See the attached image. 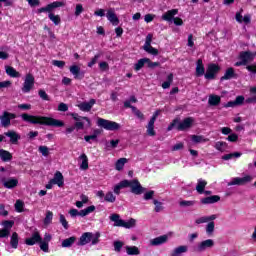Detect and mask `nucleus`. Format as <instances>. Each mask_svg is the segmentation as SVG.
<instances>
[{
    "label": "nucleus",
    "instance_id": "obj_9",
    "mask_svg": "<svg viewBox=\"0 0 256 256\" xmlns=\"http://www.w3.org/2000/svg\"><path fill=\"white\" fill-rule=\"evenodd\" d=\"M255 179V176L253 175H245L244 177H234L231 179L230 182H228V187H231L233 185L243 186L247 185L248 183H251Z\"/></svg>",
    "mask_w": 256,
    "mask_h": 256
},
{
    "label": "nucleus",
    "instance_id": "obj_8",
    "mask_svg": "<svg viewBox=\"0 0 256 256\" xmlns=\"http://www.w3.org/2000/svg\"><path fill=\"white\" fill-rule=\"evenodd\" d=\"M255 59V54L249 52V51H242L239 54V60L234 65L235 67H241L243 65H247V63H251Z\"/></svg>",
    "mask_w": 256,
    "mask_h": 256
},
{
    "label": "nucleus",
    "instance_id": "obj_58",
    "mask_svg": "<svg viewBox=\"0 0 256 256\" xmlns=\"http://www.w3.org/2000/svg\"><path fill=\"white\" fill-rule=\"evenodd\" d=\"M121 249H123V242L122 241H114V250L117 253H120Z\"/></svg>",
    "mask_w": 256,
    "mask_h": 256
},
{
    "label": "nucleus",
    "instance_id": "obj_11",
    "mask_svg": "<svg viewBox=\"0 0 256 256\" xmlns=\"http://www.w3.org/2000/svg\"><path fill=\"white\" fill-rule=\"evenodd\" d=\"M33 87H35V77L33 74L29 73L25 77L22 93H31V89H33Z\"/></svg>",
    "mask_w": 256,
    "mask_h": 256
},
{
    "label": "nucleus",
    "instance_id": "obj_62",
    "mask_svg": "<svg viewBox=\"0 0 256 256\" xmlns=\"http://www.w3.org/2000/svg\"><path fill=\"white\" fill-rule=\"evenodd\" d=\"M234 102L236 103V106L239 107L243 103H245V97L244 96H237L236 99L234 100Z\"/></svg>",
    "mask_w": 256,
    "mask_h": 256
},
{
    "label": "nucleus",
    "instance_id": "obj_32",
    "mask_svg": "<svg viewBox=\"0 0 256 256\" xmlns=\"http://www.w3.org/2000/svg\"><path fill=\"white\" fill-rule=\"evenodd\" d=\"M208 103L209 105H211V107H217V105L221 103V97H219L218 95H210Z\"/></svg>",
    "mask_w": 256,
    "mask_h": 256
},
{
    "label": "nucleus",
    "instance_id": "obj_5",
    "mask_svg": "<svg viewBox=\"0 0 256 256\" xmlns=\"http://www.w3.org/2000/svg\"><path fill=\"white\" fill-rule=\"evenodd\" d=\"M96 125L98 127H101V129H105L106 131H119V129H121V124L115 121H111V120H107L99 117L97 118Z\"/></svg>",
    "mask_w": 256,
    "mask_h": 256
},
{
    "label": "nucleus",
    "instance_id": "obj_52",
    "mask_svg": "<svg viewBox=\"0 0 256 256\" xmlns=\"http://www.w3.org/2000/svg\"><path fill=\"white\" fill-rule=\"evenodd\" d=\"M40 245L41 251H44V253H49V243L43 242V238H41V242H38Z\"/></svg>",
    "mask_w": 256,
    "mask_h": 256
},
{
    "label": "nucleus",
    "instance_id": "obj_13",
    "mask_svg": "<svg viewBox=\"0 0 256 256\" xmlns=\"http://www.w3.org/2000/svg\"><path fill=\"white\" fill-rule=\"evenodd\" d=\"M3 135L5 139H7V137L9 138V143L11 145H18L21 140V135L14 130H8L7 132H4Z\"/></svg>",
    "mask_w": 256,
    "mask_h": 256
},
{
    "label": "nucleus",
    "instance_id": "obj_54",
    "mask_svg": "<svg viewBox=\"0 0 256 256\" xmlns=\"http://www.w3.org/2000/svg\"><path fill=\"white\" fill-rule=\"evenodd\" d=\"M154 196H155V191L150 190L144 193L143 199L145 201H151V199H153Z\"/></svg>",
    "mask_w": 256,
    "mask_h": 256
},
{
    "label": "nucleus",
    "instance_id": "obj_33",
    "mask_svg": "<svg viewBox=\"0 0 256 256\" xmlns=\"http://www.w3.org/2000/svg\"><path fill=\"white\" fill-rule=\"evenodd\" d=\"M95 211V206L91 205L88 206L86 209L78 211L79 217H87V215H90V213H93Z\"/></svg>",
    "mask_w": 256,
    "mask_h": 256
},
{
    "label": "nucleus",
    "instance_id": "obj_53",
    "mask_svg": "<svg viewBox=\"0 0 256 256\" xmlns=\"http://www.w3.org/2000/svg\"><path fill=\"white\" fill-rule=\"evenodd\" d=\"M38 151L43 157H49V148L47 146H39Z\"/></svg>",
    "mask_w": 256,
    "mask_h": 256
},
{
    "label": "nucleus",
    "instance_id": "obj_19",
    "mask_svg": "<svg viewBox=\"0 0 256 256\" xmlns=\"http://www.w3.org/2000/svg\"><path fill=\"white\" fill-rule=\"evenodd\" d=\"M177 13H179V10L177 9L169 10L162 15V19L163 21H168V23H173V20L175 19V15H177Z\"/></svg>",
    "mask_w": 256,
    "mask_h": 256
},
{
    "label": "nucleus",
    "instance_id": "obj_35",
    "mask_svg": "<svg viewBox=\"0 0 256 256\" xmlns=\"http://www.w3.org/2000/svg\"><path fill=\"white\" fill-rule=\"evenodd\" d=\"M147 61L149 58H141L138 62L134 65V71H141L145 65H147Z\"/></svg>",
    "mask_w": 256,
    "mask_h": 256
},
{
    "label": "nucleus",
    "instance_id": "obj_60",
    "mask_svg": "<svg viewBox=\"0 0 256 256\" xmlns=\"http://www.w3.org/2000/svg\"><path fill=\"white\" fill-rule=\"evenodd\" d=\"M100 57H101V53L96 54L92 58V60L88 63V67H93V65H95L97 63V61H99Z\"/></svg>",
    "mask_w": 256,
    "mask_h": 256
},
{
    "label": "nucleus",
    "instance_id": "obj_21",
    "mask_svg": "<svg viewBox=\"0 0 256 256\" xmlns=\"http://www.w3.org/2000/svg\"><path fill=\"white\" fill-rule=\"evenodd\" d=\"M91 239H93V233L85 232L81 235L78 245L80 246L87 245L88 243H91Z\"/></svg>",
    "mask_w": 256,
    "mask_h": 256
},
{
    "label": "nucleus",
    "instance_id": "obj_17",
    "mask_svg": "<svg viewBox=\"0 0 256 256\" xmlns=\"http://www.w3.org/2000/svg\"><path fill=\"white\" fill-rule=\"evenodd\" d=\"M41 234L39 232H34L31 237L26 238L25 244L29 246L36 245V243H41Z\"/></svg>",
    "mask_w": 256,
    "mask_h": 256
},
{
    "label": "nucleus",
    "instance_id": "obj_59",
    "mask_svg": "<svg viewBox=\"0 0 256 256\" xmlns=\"http://www.w3.org/2000/svg\"><path fill=\"white\" fill-rule=\"evenodd\" d=\"M52 65H54V67H58L59 69H63V67H65V61L53 60Z\"/></svg>",
    "mask_w": 256,
    "mask_h": 256
},
{
    "label": "nucleus",
    "instance_id": "obj_30",
    "mask_svg": "<svg viewBox=\"0 0 256 256\" xmlns=\"http://www.w3.org/2000/svg\"><path fill=\"white\" fill-rule=\"evenodd\" d=\"M79 159H81L82 163L80 165V169H82V171H87V169H89V158H87V154L83 153Z\"/></svg>",
    "mask_w": 256,
    "mask_h": 256
},
{
    "label": "nucleus",
    "instance_id": "obj_29",
    "mask_svg": "<svg viewBox=\"0 0 256 256\" xmlns=\"http://www.w3.org/2000/svg\"><path fill=\"white\" fill-rule=\"evenodd\" d=\"M215 219H217V215L203 216V217L196 219L195 223L197 225H201L203 223H209V221H215Z\"/></svg>",
    "mask_w": 256,
    "mask_h": 256
},
{
    "label": "nucleus",
    "instance_id": "obj_24",
    "mask_svg": "<svg viewBox=\"0 0 256 256\" xmlns=\"http://www.w3.org/2000/svg\"><path fill=\"white\" fill-rule=\"evenodd\" d=\"M230 79H237V74L231 67L226 70L224 76L220 78V81H229Z\"/></svg>",
    "mask_w": 256,
    "mask_h": 256
},
{
    "label": "nucleus",
    "instance_id": "obj_2",
    "mask_svg": "<svg viewBox=\"0 0 256 256\" xmlns=\"http://www.w3.org/2000/svg\"><path fill=\"white\" fill-rule=\"evenodd\" d=\"M129 187L131 193L133 195H143L145 191H147V188L142 187L141 183L137 179L133 180H122L120 183L116 184L114 186V193L115 195H121V189H127Z\"/></svg>",
    "mask_w": 256,
    "mask_h": 256
},
{
    "label": "nucleus",
    "instance_id": "obj_55",
    "mask_svg": "<svg viewBox=\"0 0 256 256\" xmlns=\"http://www.w3.org/2000/svg\"><path fill=\"white\" fill-rule=\"evenodd\" d=\"M60 223L64 229H69V222H67V219L65 218V215L60 214Z\"/></svg>",
    "mask_w": 256,
    "mask_h": 256
},
{
    "label": "nucleus",
    "instance_id": "obj_48",
    "mask_svg": "<svg viewBox=\"0 0 256 256\" xmlns=\"http://www.w3.org/2000/svg\"><path fill=\"white\" fill-rule=\"evenodd\" d=\"M213 231H215V222L211 220L206 226L207 235H213Z\"/></svg>",
    "mask_w": 256,
    "mask_h": 256
},
{
    "label": "nucleus",
    "instance_id": "obj_42",
    "mask_svg": "<svg viewBox=\"0 0 256 256\" xmlns=\"http://www.w3.org/2000/svg\"><path fill=\"white\" fill-rule=\"evenodd\" d=\"M125 163H127V158L118 159L115 164L116 171H121L125 167Z\"/></svg>",
    "mask_w": 256,
    "mask_h": 256
},
{
    "label": "nucleus",
    "instance_id": "obj_14",
    "mask_svg": "<svg viewBox=\"0 0 256 256\" xmlns=\"http://www.w3.org/2000/svg\"><path fill=\"white\" fill-rule=\"evenodd\" d=\"M1 183L3 184V187H5V189H15V187L19 185V180H17L16 178L6 179L5 177H2Z\"/></svg>",
    "mask_w": 256,
    "mask_h": 256
},
{
    "label": "nucleus",
    "instance_id": "obj_57",
    "mask_svg": "<svg viewBox=\"0 0 256 256\" xmlns=\"http://www.w3.org/2000/svg\"><path fill=\"white\" fill-rule=\"evenodd\" d=\"M191 139L193 143H203V141H206L203 136H199V135H192Z\"/></svg>",
    "mask_w": 256,
    "mask_h": 256
},
{
    "label": "nucleus",
    "instance_id": "obj_45",
    "mask_svg": "<svg viewBox=\"0 0 256 256\" xmlns=\"http://www.w3.org/2000/svg\"><path fill=\"white\" fill-rule=\"evenodd\" d=\"M172 83H173V73H171L167 76V81L162 83V88L169 89V87H171Z\"/></svg>",
    "mask_w": 256,
    "mask_h": 256
},
{
    "label": "nucleus",
    "instance_id": "obj_37",
    "mask_svg": "<svg viewBox=\"0 0 256 256\" xmlns=\"http://www.w3.org/2000/svg\"><path fill=\"white\" fill-rule=\"evenodd\" d=\"M147 134L150 136V137H155L156 133H155V122L153 120H150L148 122V125H147Z\"/></svg>",
    "mask_w": 256,
    "mask_h": 256
},
{
    "label": "nucleus",
    "instance_id": "obj_16",
    "mask_svg": "<svg viewBox=\"0 0 256 256\" xmlns=\"http://www.w3.org/2000/svg\"><path fill=\"white\" fill-rule=\"evenodd\" d=\"M168 240H169V236L167 235L158 236L150 240V245H152V247H159V245H165V243Z\"/></svg>",
    "mask_w": 256,
    "mask_h": 256
},
{
    "label": "nucleus",
    "instance_id": "obj_26",
    "mask_svg": "<svg viewBox=\"0 0 256 256\" xmlns=\"http://www.w3.org/2000/svg\"><path fill=\"white\" fill-rule=\"evenodd\" d=\"M52 180V183L54 185H58V187H63L64 185V180H63V174L59 171H57L55 174H54V179H51Z\"/></svg>",
    "mask_w": 256,
    "mask_h": 256
},
{
    "label": "nucleus",
    "instance_id": "obj_43",
    "mask_svg": "<svg viewBox=\"0 0 256 256\" xmlns=\"http://www.w3.org/2000/svg\"><path fill=\"white\" fill-rule=\"evenodd\" d=\"M153 205H155V208H154L155 213H161V211H163L164 209L163 202H160L157 199H153Z\"/></svg>",
    "mask_w": 256,
    "mask_h": 256
},
{
    "label": "nucleus",
    "instance_id": "obj_38",
    "mask_svg": "<svg viewBox=\"0 0 256 256\" xmlns=\"http://www.w3.org/2000/svg\"><path fill=\"white\" fill-rule=\"evenodd\" d=\"M5 69H6L7 75H9V77H13V78L21 77V74H19V72H17V70H15V68H13L11 66H6Z\"/></svg>",
    "mask_w": 256,
    "mask_h": 256
},
{
    "label": "nucleus",
    "instance_id": "obj_18",
    "mask_svg": "<svg viewBox=\"0 0 256 256\" xmlns=\"http://www.w3.org/2000/svg\"><path fill=\"white\" fill-rule=\"evenodd\" d=\"M205 65L203 64L202 59H198L196 62V70H195V76L196 77H203L205 76Z\"/></svg>",
    "mask_w": 256,
    "mask_h": 256
},
{
    "label": "nucleus",
    "instance_id": "obj_12",
    "mask_svg": "<svg viewBox=\"0 0 256 256\" xmlns=\"http://www.w3.org/2000/svg\"><path fill=\"white\" fill-rule=\"evenodd\" d=\"M11 119H17V115L14 113L4 111L3 114L0 116L1 127H4V128L10 127Z\"/></svg>",
    "mask_w": 256,
    "mask_h": 256
},
{
    "label": "nucleus",
    "instance_id": "obj_10",
    "mask_svg": "<svg viewBox=\"0 0 256 256\" xmlns=\"http://www.w3.org/2000/svg\"><path fill=\"white\" fill-rule=\"evenodd\" d=\"M221 71V67L215 63H211L207 66L206 73L204 74L205 79L213 81L217 77V73Z\"/></svg>",
    "mask_w": 256,
    "mask_h": 256
},
{
    "label": "nucleus",
    "instance_id": "obj_47",
    "mask_svg": "<svg viewBox=\"0 0 256 256\" xmlns=\"http://www.w3.org/2000/svg\"><path fill=\"white\" fill-rule=\"evenodd\" d=\"M144 51L146 53H150V55H158L159 51L155 49L153 46H143Z\"/></svg>",
    "mask_w": 256,
    "mask_h": 256
},
{
    "label": "nucleus",
    "instance_id": "obj_64",
    "mask_svg": "<svg viewBox=\"0 0 256 256\" xmlns=\"http://www.w3.org/2000/svg\"><path fill=\"white\" fill-rule=\"evenodd\" d=\"M99 69L100 71H109V64L107 62H100Z\"/></svg>",
    "mask_w": 256,
    "mask_h": 256
},
{
    "label": "nucleus",
    "instance_id": "obj_56",
    "mask_svg": "<svg viewBox=\"0 0 256 256\" xmlns=\"http://www.w3.org/2000/svg\"><path fill=\"white\" fill-rule=\"evenodd\" d=\"M136 223H137V220L131 218L128 222H124V228L131 229V227H135Z\"/></svg>",
    "mask_w": 256,
    "mask_h": 256
},
{
    "label": "nucleus",
    "instance_id": "obj_51",
    "mask_svg": "<svg viewBox=\"0 0 256 256\" xmlns=\"http://www.w3.org/2000/svg\"><path fill=\"white\" fill-rule=\"evenodd\" d=\"M23 207H25V204L21 200H17L15 203V210L18 213H23Z\"/></svg>",
    "mask_w": 256,
    "mask_h": 256
},
{
    "label": "nucleus",
    "instance_id": "obj_28",
    "mask_svg": "<svg viewBox=\"0 0 256 256\" xmlns=\"http://www.w3.org/2000/svg\"><path fill=\"white\" fill-rule=\"evenodd\" d=\"M205 187H207V182L202 178L198 179L196 191L199 193V195H203V193H205Z\"/></svg>",
    "mask_w": 256,
    "mask_h": 256
},
{
    "label": "nucleus",
    "instance_id": "obj_61",
    "mask_svg": "<svg viewBox=\"0 0 256 256\" xmlns=\"http://www.w3.org/2000/svg\"><path fill=\"white\" fill-rule=\"evenodd\" d=\"M4 229H7V231H10V229L13 227L14 222L11 220H6L2 223Z\"/></svg>",
    "mask_w": 256,
    "mask_h": 256
},
{
    "label": "nucleus",
    "instance_id": "obj_27",
    "mask_svg": "<svg viewBox=\"0 0 256 256\" xmlns=\"http://www.w3.org/2000/svg\"><path fill=\"white\" fill-rule=\"evenodd\" d=\"M0 159L4 163H8V161L13 159V154L5 149H0Z\"/></svg>",
    "mask_w": 256,
    "mask_h": 256
},
{
    "label": "nucleus",
    "instance_id": "obj_23",
    "mask_svg": "<svg viewBox=\"0 0 256 256\" xmlns=\"http://www.w3.org/2000/svg\"><path fill=\"white\" fill-rule=\"evenodd\" d=\"M219 201H221V197L217 195L208 196L201 199L202 205H213V203H217Z\"/></svg>",
    "mask_w": 256,
    "mask_h": 256
},
{
    "label": "nucleus",
    "instance_id": "obj_7",
    "mask_svg": "<svg viewBox=\"0 0 256 256\" xmlns=\"http://www.w3.org/2000/svg\"><path fill=\"white\" fill-rule=\"evenodd\" d=\"M213 247H215V241L213 239H207L198 243L193 251L194 253H205V251L213 249Z\"/></svg>",
    "mask_w": 256,
    "mask_h": 256
},
{
    "label": "nucleus",
    "instance_id": "obj_3",
    "mask_svg": "<svg viewBox=\"0 0 256 256\" xmlns=\"http://www.w3.org/2000/svg\"><path fill=\"white\" fill-rule=\"evenodd\" d=\"M63 5H65L63 2L55 1L46 5L45 7L39 8L37 10V13H49L48 19H50V21H52L54 25H60L61 17L59 15L53 14V11H55V9H58V7H63Z\"/></svg>",
    "mask_w": 256,
    "mask_h": 256
},
{
    "label": "nucleus",
    "instance_id": "obj_46",
    "mask_svg": "<svg viewBox=\"0 0 256 256\" xmlns=\"http://www.w3.org/2000/svg\"><path fill=\"white\" fill-rule=\"evenodd\" d=\"M52 221H53V212L47 211L46 216L44 218V225L46 226L51 225Z\"/></svg>",
    "mask_w": 256,
    "mask_h": 256
},
{
    "label": "nucleus",
    "instance_id": "obj_22",
    "mask_svg": "<svg viewBox=\"0 0 256 256\" xmlns=\"http://www.w3.org/2000/svg\"><path fill=\"white\" fill-rule=\"evenodd\" d=\"M109 219L113 221L114 227H125V220L121 219L119 214H112Z\"/></svg>",
    "mask_w": 256,
    "mask_h": 256
},
{
    "label": "nucleus",
    "instance_id": "obj_36",
    "mask_svg": "<svg viewBox=\"0 0 256 256\" xmlns=\"http://www.w3.org/2000/svg\"><path fill=\"white\" fill-rule=\"evenodd\" d=\"M241 157V152H234V153H229L225 154L222 156L223 161H231V159H239Z\"/></svg>",
    "mask_w": 256,
    "mask_h": 256
},
{
    "label": "nucleus",
    "instance_id": "obj_50",
    "mask_svg": "<svg viewBox=\"0 0 256 256\" xmlns=\"http://www.w3.org/2000/svg\"><path fill=\"white\" fill-rule=\"evenodd\" d=\"M180 207H193L195 200H182L179 202Z\"/></svg>",
    "mask_w": 256,
    "mask_h": 256
},
{
    "label": "nucleus",
    "instance_id": "obj_44",
    "mask_svg": "<svg viewBox=\"0 0 256 256\" xmlns=\"http://www.w3.org/2000/svg\"><path fill=\"white\" fill-rule=\"evenodd\" d=\"M97 135H99V131L95 130L94 134L84 136V141H86V143H91V141H97Z\"/></svg>",
    "mask_w": 256,
    "mask_h": 256
},
{
    "label": "nucleus",
    "instance_id": "obj_41",
    "mask_svg": "<svg viewBox=\"0 0 256 256\" xmlns=\"http://www.w3.org/2000/svg\"><path fill=\"white\" fill-rule=\"evenodd\" d=\"M104 201H106V203H115L117 196H115L112 191H109L105 194Z\"/></svg>",
    "mask_w": 256,
    "mask_h": 256
},
{
    "label": "nucleus",
    "instance_id": "obj_15",
    "mask_svg": "<svg viewBox=\"0 0 256 256\" xmlns=\"http://www.w3.org/2000/svg\"><path fill=\"white\" fill-rule=\"evenodd\" d=\"M70 73L74 76V79H84L85 78V71H81V67L78 65L70 66Z\"/></svg>",
    "mask_w": 256,
    "mask_h": 256
},
{
    "label": "nucleus",
    "instance_id": "obj_39",
    "mask_svg": "<svg viewBox=\"0 0 256 256\" xmlns=\"http://www.w3.org/2000/svg\"><path fill=\"white\" fill-rule=\"evenodd\" d=\"M75 241H77V238L75 236H71L70 238L64 239L62 241V247L64 248L72 247Z\"/></svg>",
    "mask_w": 256,
    "mask_h": 256
},
{
    "label": "nucleus",
    "instance_id": "obj_40",
    "mask_svg": "<svg viewBox=\"0 0 256 256\" xmlns=\"http://www.w3.org/2000/svg\"><path fill=\"white\" fill-rule=\"evenodd\" d=\"M126 253L127 255H140L141 251L137 246H126Z\"/></svg>",
    "mask_w": 256,
    "mask_h": 256
},
{
    "label": "nucleus",
    "instance_id": "obj_49",
    "mask_svg": "<svg viewBox=\"0 0 256 256\" xmlns=\"http://www.w3.org/2000/svg\"><path fill=\"white\" fill-rule=\"evenodd\" d=\"M215 149H217V151H221V153H223V151H225L227 149V144L225 142H216L215 144Z\"/></svg>",
    "mask_w": 256,
    "mask_h": 256
},
{
    "label": "nucleus",
    "instance_id": "obj_31",
    "mask_svg": "<svg viewBox=\"0 0 256 256\" xmlns=\"http://www.w3.org/2000/svg\"><path fill=\"white\" fill-rule=\"evenodd\" d=\"M188 249L185 245L178 246L173 250L171 256H181L182 253H187Z\"/></svg>",
    "mask_w": 256,
    "mask_h": 256
},
{
    "label": "nucleus",
    "instance_id": "obj_6",
    "mask_svg": "<svg viewBox=\"0 0 256 256\" xmlns=\"http://www.w3.org/2000/svg\"><path fill=\"white\" fill-rule=\"evenodd\" d=\"M70 115L72 116L74 121H76L74 125L77 131L85 129V123L83 121H86V123L88 124V127H91V119H89V117L79 116L77 113H70Z\"/></svg>",
    "mask_w": 256,
    "mask_h": 256
},
{
    "label": "nucleus",
    "instance_id": "obj_20",
    "mask_svg": "<svg viewBox=\"0 0 256 256\" xmlns=\"http://www.w3.org/2000/svg\"><path fill=\"white\" fill-rule=\"evenodd\" d=\"M96 100L95 99H90L89 102H82L78 105L80 111H84L88 113V111H91L93 109V105H95Z\"/></svg>",
    "mask_w": 256,
    "mask_h": 256
},
{
    "label": "nucleus",
    "instance_id": "obj_25",
    "mask_svg": "<svg viewBox=\"0 0 256 256\" xmlns=\"http://www.w3.org/2000/svg\"><path fill=\"white\" fill-rule=\"evenodd\" d=\"M106 17H107L108 21H110V23H112V25H114L115 27H117V25H119V18L117 17V14H115V11L108 10Z\"/></svg>",
    "mask_w": 256,
    "mask_h": 256
},
{
    "label": "nucleus",
    "instance_id": "obj_63",
    "mask_svg": "<svg viewBox=\"0 0 256 256\" xmlns=\"http://www.w3.org/2000/svg\"><path fill=\"white\" fill-rule=\"evenodd\" d=\"M99 237H101V234L96 233L95 235L92 234L91 243L92 245H97L99 243Z\"/></svg>",
    "mask_w": 256,
    "mask_h": 256
},
{
    "label": "nucleus",
    "instance_id": "obj_4",
    "mask_svg": "<svg viewBox=\"0 0 256 256\" xmlns=\"http://www.w3.org/2000/svg\"><path fill=\"white\" fill-rule=\"evenodd\" d=\"M193 123H195L193 117H187L182 122L179 118H175L168 126L167 131H173L175 128L177 131H187L193 127Z\"/></svg>",
    "mask_w": 256,
    "mask_h": 256
},
{
    "label": "nucleus",
    "instance_id": "obj_1",
    "mask_svg": "<svg viewBox=\"0 0 256 256\" xmlns=\"http://www.w3.org/2000/svg\"><path fill=\"white\" fill-rule=\"evenodd\" d=\"M22 120L32 125H47L48 127H63L65 123L55 118H49L45 116H33L27 113L21 115Z\"/></svg>",
    "mask_w": 256,
    "mask_h": 256
},
{
    "label": "nucleus",
    "instance_id": "obj_34",
    "mask_svg": "<svg viewBox=\"0 0 256 256\" xmlns=\"http://www.w3.org/2000/svg\"><path fill=\"white\" fill-rule=\"evenodd\" d=\"M10 245L12 249H17L19 247V234L17 232H14L10 239Z\"/></svg>",
    "mask_w": 256,
    "mask_h": 256
}]
</instances>
